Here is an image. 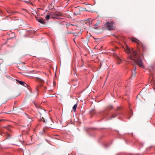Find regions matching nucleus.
<instances>
[{
  "mask_svg": "<svg viewBox=\"0 0 155 155\" xmlns=\"http://www.w3.org/2000/svg\"><path fill=\"white\" fill-rule=\"evenodd\" d=\"M90 113H91V114H92L93 113L92 112H91Z\"/></svg>",
  "mask_w": 155,
  "mask_h": 155,
  "instance_id": "nucleus-25",
  "label": "nucleus"
},
{
  "mask_svg": "<svg viewBox=\"0 0 155 155\" xmlns=\"http://www.w3.org/2000/svg\"><path fill=\"white\" fill-rule=\"evenodd\" d=\"M113 22L111 23L107 22L105 24L104 26L107 30H110L113 29Z\"/></svg>",
  "mask_w": 155,
  "mask_h": 155,
  "instance_id": "nucleus-2",
  "label": "nucleus"
},
{
  "mask_svg": "<svg viewBox=\"0 0 155 155\" xmlns=\"http://www.w3.org/2000/svg\"><path fill=\"white\" fill-rule=\"evenodd\" d=\"M113 108V107L111 106H110L108 107L102 113V114L104 116H105L106 117V116H107L109 113L108 112L110 110H111Z\"/></svg>",
  "mask_w": 155,
  "mask_h": 155,
  "instance_id": "nucleus-3",
  "label": "nucleus"
},
{
  "mask_svg": "<svg viewBox=\"0 0 155 155\" xmlns=\"http://www.w3.org/2000/svg\"><path fill=\"white\" fill-rule=\"evenodd\" d=\"M17 82L19 84L23 86H24L26 87L25 85H26V84L24 81H19V80H16Z\"/></svg>",
  "mask_w": 155,
  "mask_h": 155,
  "instance_id": "nucleus-11",
  "label": "nucleus"
},
{
  "mask_svg": "<svg viewBox=\"0 0 155 155\" xmlns=\"http://www.w3.org/2000/svg\"><path fill=\"white\" fill-rule=\"evenodd\" d=\"M122 115V114L121 113L117 112L116 111V112L113 114L109 119V120L112 119L113 118H114L116 117L117 116H121Z\"/></svg>",
  "mask_w": 155,
  "mask_h": 155,
  "instance_id": "nucleus-8",
  "label": "nucleus"
},
{
  "mask_svg": "<svg viewBox=\"0 0 155 155\" xmlns=\"http://www.w3.org/2000/svg\"><path fill=\"white\" fill-rule=\"evenodd\" d=\"M127 52L130 54L128 56V58L135 62L140 67L144 68V66L142 60L137 56V52L133 48L130 49L127 47Z\"/></svg>",
  "mask_w": 155,
  "mask_h": 155,
  "instance_id": "nucleus-1",
  "label": "nucleus"
},
{
  "mask_svg": "<svg viewBox=\"0 0 155 155\" xmlns=\"http://www.w3.org/2000/svg\"><path fill=\"white\" fill-rule=\"evenodd\" d=\"M34 104L37 109L38 112L40 114H41V113H45V110L43 108H41L39 104H37L35 103H34Z\"/></svg>",
  "mask_w": 155,
  "mask_h": 155,
  "instance_id": "nucleus-5",
  "label": "nucleus"
},
{
  "mask_svg": "<svg viewBox=\"0 0 155 155\" xmlns=\"http://www.w3.org/2000/svg\"><path fill=\"white\" fill-rule=\"evenodd\" d=\"M7 12L10 15L12 14V12H11L10 11H7Z\"/></svg>",
  "mask_w": 155,
  "mask_h": 155,
  "instance_id": "nucleus-18",
  "label": "nucleus"
},
{
  "mask_svg": "<svg viewBox=\"0 0 155 155\" xmlns=\"http://www.w3.org/2000/svg\"><path fill=\"white\" fill-rule=\"evenodd\" d=\"M34 104L37 109L38 112L40 114H41V113H45V110L43 108H41L39 104H37L35 103H34Z\"/></svg>",
  "mask_w": 155,
  "mask_h": 155,
  "instance_id": "nucleus-4",
  "label": "nucleus"
},
{
  "mask_svg": "<svg viewBox=\"0 0 155 155\" xmlns=\"http://www.w3.org/2000/svg\"><path fill=\"white\" fill-rule=\"evenodd\" d=\"M49 119V121H52L51 120V119Z\"/></svg>",
  "mask_w": 155,
  "mask_h": 155,
  "instance_id": "nucleus-22",
  "label": "nucleus"
},
{
  "mask_svg": "<svg viewBox=\"0 0 155 155\" xmlns=\"http://www.w3.org/2000/svg\"><path fill=\"white\" fill-rule=\"evenodd\" d=\"M54 1H55V0H53L52 2H54Z\"/></svg>",
  "mask_w": 155,
  "mask_h": 155,
  "instance_id": "nucleus-21",
  "label": "nucleus"
},
{
  "mask_svg": "<svg viewBox=\"0 0 155 155\" xmlns=\"http://www.w3.org/2000/svg\"><path fill=\"white\" fill-rule=\"evenodd\" d=\"M136 67L135 66L134 69V70L132 71V74L131 76V77H130L131 78H134L135 77V76L136 73Z\"/></svg>",
  "mask_w": 155,
  "mask_h": 155,
  "instance_id": "nucleus-10",
  "label": "nucleus"
},
{
  "mask_svg": "<svg viewBox=\"0 0 155 155\" xmlns=\"http://www.w3.org/2000/svg\"><path fill=\"white\" fill-rule=\"evenodd\" d=\"M116 59L118 61H117V63L119 64L120 63V62L121 61V59L120 58L118 57L117 56L116 58Z\"/></svg>",
  "mask_w": 155,
  "mask_h": 155,
  "instance_id": "nucleus-14",
  "label": "nucleus"
},
{
  "mask_svg": "<svg viewBox=\"0 0 155 155\" xmlns=\"http://www.w3.org/2000/svg\"><path fill=\"white\" fill-rule=\"evenodd\" d=\"M25 115H26V116L28 118V119H30L31 120V117L30 116L28 115V114H25Z\"/></svg>",
  "mask_w": 155,
  "mask_h": 155,
  "instance_id": "nucleus-16",
  "label": "nucleus"
},
{
  "mask_svg": "<svg viewBox=\"0 0 155 155\" xmlns=\"http://www.w3.org/2000/svg\"><path fill=\"white\" fill-rule=\"evenodd\" d=\"M77 105V104H75L73 107V110L74 112L76 111Z\"/></svg>",
  "mask_w": 155,
  "mask_h": 155,
  "instance_id": "nucleus-15",
  "label": "nucleus"
},
{
  "mask_svg": "<svg viewBox=\"0 0 155 155\" xmlns=\"http://www.w3.org/2000/svg\"><path fill=\"white\" fill-rule=\"evenodd\" d=\"M39 79L40 80V81H41V82H42V81H43V80H41V79Z\"/></svg>",
  "mask_w": 155,
  "mask_h": 155,
  "instance_id": "nucleus-19",
  "label": "nucleus"
},
{
  "mask_svg": "<svg viewBox=\"0 0 155 155\" xmlns=\"http://www.w3.org/2000/svg\"><path fill=\"white\" fill-rule=\"evenodd\" d=\"M50 15H47V16L46 17V19L48 20L50 18Z\"/></svg>",
  "mask_w": 155,
  "mask_h": 155,
  "instance_id": "nucleus-17",
  "label": "nucleus"
},
{
  "mask_svg": "<svg viewBox=\"0 0 155 155\" xmlns=\"http://www.w3.org/2000/svg\"><path fill=\"white\" fill-rule=\"evenodd\" d=\"M0 134L2 136H3L4 135H6L7 136V137L6 138V139L8 138V137H10V135L8 133H5L3 132H0Z\"/></svg>",
  "mask_w": 155,
  "mask_h": 155,
  "instance_id": "nucleus-12",
  "label": "nucleus"
},
{
  "mask_svg": "<svg viewBox=\"0 0 155 155\" xmlns=\"http://www.w3.org/2000/svg\"><path fill=\"white\" fill-rule=\"evenodd\" d=\"M41 120L43 121L45 124H46L48 122V121H47L46 120H45L43 117H42L41 119Z\"/></svg>",
  "mask_w": 155,
  "mask_h": 155,
  "instance_id": "nucleus-13",
  "label": "nucleus"
},
{
  "mask_svg": "<svg viewBox=\"0 0 155 155\" xmlns=\"http://www.w3.org/2000/svg\"><path fill=\"white\" fill-rule=\"evenodd\" d=\"M74 15H76L77 14L76 13H74Z\"/></svg>",
  "mask_w": 155,
  "mask_h": 155,
  "instance_id": "nucleus-23",
  "label": "nucleus"
},
{
  "mask_svg": "<svg viewBox=\"0 0 155 155\" xmlns=\"http://www.w3.org/2000/svg\"><path fill=\"white\" fill-rule=\"evenodd\" d=\"M70 25H72V24H70Z\"/></svg>",
  "mask_w": 155,
  "mask_h": 155,
  "instance_id": "nucleus-24",
  "label": "nucleus"
},
{
  "mask_svg": "<svg viewBox=\"0 0 155 155\" xmlns=\"http://www.w3.org/2000/svg\"><path fill=\"white\" fill-rule=\"evenodd\" d=\"M151 68L152 69H153V66H151Z\"/></svg>",
  "mask_w": 155,
  "mask_h": 155,
  "instance_id": "nucleus-20",
  "label": "nucleus"
},
{
  "mask_svg": "<svg viewBox=\"0 0 155 155\" xmlns=\"http://www.w3.org/2000/svg\"><path fill=\"white\" fill-rule=\"evenodd\" d=\"M36 20L37 21H38L39 22L43 24H45V20H43V19L40 17H36Z\"/></svg>",
  "mask_w": 155,
  "mask_h": 155,
  "instance_id": "nucleus-9",
  "label": "nucleus"
},
{
  "mask_svg": "<svg viewBox=\"0 0 155 155\" xmlns=\"http://www.w3.org/2000/svg\"><path fill=\"white\" fill-rule=\"evenodd\" d=\"M50 15L52 18H57L59 19L60 18L59 16L61 15V14L60 13H50Z\"/></svg>",
  "mask_w": 155,
  "mask_h": 155,
  "instance_id": "nucleus-7",
  "label": "nucleus"
},
{
  "mask_svg": "<svg viewBox=\"0 0 155 155\" xmlns=\"http://www.w3.org/2000/svg\"><path fill=\"white\" fill-rule=\"evenodd\" d=\"M130 39L132 41L136 43L137 44V46H140L142 48H143V47L142 44L138 40L134 38H131Z\"/></svg>",
  "mask_w": 155,
  "mask_h": 155,
  "instance_id": "nucleus-6",
  "label": "nucleus"
}]
</instances>
